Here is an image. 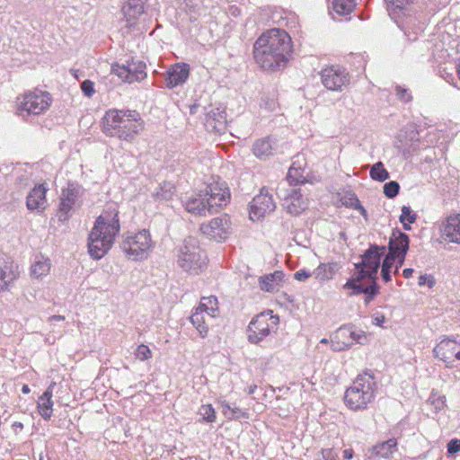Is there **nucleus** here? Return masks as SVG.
<instances>
[{"label": "nucleus", "mask_w": 460, "mask_h": 460, "mask_svg": "<svg viewBox=\"0 0 460 460\" xmlns=\"http://www.w3.org/2000/svg\"><path fill=\"white\" fill-rule=\"evenodd\" d=\"M293 53L289 34L282 29L273 28L264 31L254 42L253 58L258 66L266 71L284 68Z\"/></svg>", "instance_id": "f257e3e1"}, {"label": "nucleus", "mask_w": 460, "mask_h": 460, "mask_svg": "<svg viewBox=\"0 0 460 460\" xmlns=\"http://www.w3.org/2000/svg\"><path fill=\"white\" fill-rule=\"evenodd\" d=\"M385 250L384 246L371 245L362 255L361 262L355 264L356 271L342 286L349 296L365 294L367 304L374 298L377 293L376 274Z\"/></svg>", "instance_id": "f03ea898"}, {"label": "nucleus", "mask_w": 460, "mask_h": 460, "mask_svg": "<svg viewBox=\"0 0 460 460\" xmlns=\"http://www.w3.org/2000/svg\"><path fill=\"white\" fill-rule=\"evenodd\" d=\"M101 129L109 137L132 142L145 129V121L136 110L113 108L105 111Z\"/></svg>", "instance_id": "7ed1b4c3"}, {"label": "nucleus", "mask_w": 460, "mask_h": 460, "mask_svg": "<svg viewBox=\"0 0 460 460\" xmlns=\"http://www.w3.org/2000/svg\"><path fill=\"white\" fill-rule=\"evenodd\" d=\"M120 231L119 211L109 208L96 218L88 236V252L95 260H100L111 249L115 238Z\"/></svg>", "instance_id": "20e7f679"}, {"label": "nucleus", "mask_w": 460, "mask_h": 460, "mask_svg": "<svg viewBox=\"0 0 460 460\" xmlns=\"http://www.w3.org/2000/svg\"><path fill=\"white\" fill-rule=\"evenodd\" d=\"M376 383L373 374L363 372L357 376L344 393V403L351 411H363L375 399Z\"/></svg>", "instance_id": "39448f33"}, {"label": "nucleus", "mask_w": 460, "mask_h": 460, "mask_svg": "<svg viewBox=\"0 0 460 460\" xmlns=\"http://www.w3.org/2000/svg\"><path fill=\"white\" fill-rule=\"evenodd\" d=\"M53 102L50 93L39 88L29 90L17 97V111L39 116L47 112Z\"/></svg>", "instance_id": "423d86ee"}, {"label": "nucleus", "mask_w": 460, "mask_h": 460, "mask_svg": "<svg viewBox=\"0 0 460 460\" xmlns=\"http://www.w3.org/2000/svg\"><path fill=\"white\" fill-rule=\"evenodd\" d=\"M120 248L126 256L134 261L146 258L153 248V241L147 230L128 233L123 238Z\"/></svg>", "instance_id": "0eeeda50"}, {"label": "nucleus", "mask_w": 460, "mask_h": 460, "mask_svg": "<svg viewBox=\"0 0 460 460\" xmlns=\"http://www.w3.org/2000/svg\"><path fill=\"white\" fill-rule=\"evenodd\" d=\"M178 264L187 271H198L206 266L207 255L195 238L185 239L179 251Z\"/></svg>", "instance_id": "6e6552de"}, {"label": "nucleus", "mask_w": 460, "mask_h": 460, "mask_svg": "<svg viewBox=\"0 0 460 460\" xmlns=\"http://www.w3.org/2000/svg\"><path fill=\"white\" fill-rule=\"evenodd\" d=\"M279 324V317L271 310L255 315L247 329L248 340L252 343H259L270 332H275Z\"/></svg>", "instance_id": "1a4fd4ad"}, {"label": "nucleus", "mask_w": 460, "mask_h": 460, "mask_svg": "<svg viewBox=\"0 0 460 460\" xmlns=\"http://www.w3.org/2000/svg\"><path fill=\"white\" fill-rule=\"evenodd\" d=\"M321 83L329 91L341 92L350 83V75L340 65H326L319 72Z\"/></svg>", "instance_id": "9d476101"}, {"label": "nucleus", "mask_w": 460, "mask_h": 460, "mask_svg": "<svg viewBox=\"0 0 460 460\" xmlns=\"http://www.w3.org/2000/svg\"><path fill=\"white\" fill-rule=\"evenodd\" d=\"M201 196L206 198L208 211H217L226 207L230 199V190L226 182L214 181L201 190Z\"/></svg>", "instance_id": "9b49d317"}, {"label": "nucleus", "mask_w": 460, "mask_h": 460, "mask_svg": "<svg viewBox=\"0 0 460 460\" xmlns=\"http://www.w3.org/2000/svg\"><path fill=\"white\" fill-rule=\"evenodd\" d=\"M434 357L442 361L447 368L457 367L456 361H460V339L445 338L433 349Z\"/></svg>", "instance_id": "f8f14e48"}, {"label": "nucleus", "mask_w": 460, "mask_h": 460, "mask_svg": "<svg viewBox=\"0 0 460 460\" xmlns=\"http://www.w3.org/2000/svg\"><path fill=\"white\" fill-rule=\"evenodd\" d=\"M402 252V232L399 229L393 231V234L389 240V252L385 258L382 265L381 274L383 279L387 282L391 279V270L395 262V259L398 258V262L402 263V259L400 258V254Z\"/></svg>", "instance_id": "ddd939ff"}, {"label": "nucleus", "mask_w": 460, "mask_h": 460, "mask_svg": "<svg viewBox=\"0 0 460 460\" xmlns=\"http://www.w3.org/2000/svg\"><path fill=\"white\" fill-rule=\"evenodd\" d=\"M146 65L141 61L131 59L126 65L115 64L111 66V72L121 81L134 83L143 80L146 76Z\"/></svg>", "instance_id": "4468645a"}, {"label": "nucleus", "mask_w": 460, "mask_h": 460, "mask_svg": "<svg viewBox=\"0 0 460 460\" xmlns=\"http://www.w3.org/2000/svg\"><path fill=\"white\" fill-rule=\"evenodd\" d=\"M366 335L362 331H356L349 326L339 328L332 337V347L334 350H344L354 342L362 343Z\"/></svg>", "instance_id": "2eb2a0df"}, {"label": "nucleus", "mask_w": 460, "mask_h": 460, "mask_svg": "<svg viewBox=\"0 0 460 460\" xmlns=\"http://www.w3.org/2000/svg\"><path fill=\"white\" fill-rule=\"evenodd\" d=\"M231 228L229 217L225 215L215 217L200 226V231L209 239L221 241L227 238Z\"/></svg>", "instance_id": "dca6fc26"}, {"label": "nucleus", "mask_w": 460, "mask_h": 460, "mask_svg": "<svg viewBox=\"0 0 460 460\" xmlns=\"http://www.w3.org/2000/svg\"><path fill=\"white\" fill-rule=\"evenodd\" d=\"M47 183H38L29 191L26 197V207L31 212H43L49 206Z\"/></svg>", "instance_id": "f3484780"}, {"label": "nucleus", "mask_w": 460, "mask_h": 460, "mask_svg": "<svg viewBox=\"0 0 460 460\" xmlns=\"http://www.w3.org/2000/svg\"><path fill=\"white\" fill-rule=\"evenodd\" d=\"M275 208V203L272 197L267 193L261 192L256 195L250 205V218L257 221L263 218L267 214L272 212Z\"/></svg>", "instance_id": "a211bd4d"}, {"label": "nucleus", "mask_w": 460, "mask_h": 460, "mask_svg": "<svg viewBox=\"0 0 460 460\" xmlns=\"http://www.w3.org/2000/svg\"><path fill=\"white\" fill-rule=\"evenodd\" d=\"M18 265L11 259L0 258V293L9 289V287L19 278Z\"/></svg>", "instance_id": "6ab92c4d"}, {"label": "nucleus", "mask_w": 460, "mask_h": 460, "mask_svg": "<svg viewBox=\"0 0 460 460\" xmlns=\"http://www.w3.org/2000/svg\"><path fill=\"white\" fill-rule=\"evenodd\" d=\"M190 67L187 63H176L170 66L165 75L164 80L168 88H174L183 84L190 76Z\"/></svg>", "instance_id": "aec40b11"}, {"label": "nucleus", "mask_w": 460, "mask_h": 460, "mask_svg": "<svg viewBox=\"0 0 460 460\" xmlns=\"http://www.w3.org/2000/svg\"><path fill=\"white\" fill-rule=\"evenodd\" d=\"M284 206L290 215L297 216L307 208V199L303 198L299 189H292L284 197Z\"/></svg>", "instance_id": "412c9836"}, {"label": "nucleus", "mask_w": 460, "mask_h": 460, "mask_svg": "<svg viewBox=\"0 0 460 460\" xmlns=\"http://www.w3.org/2000/svg\"><path fill=\"white\" fill-rule=\"evenodd\" d=\"M55 382H52L45 390V392L38 398L37 411L38 413L45 420H49L53 415V393Z\"/></svg>", "instance_id": "4be33fe9"}, {"label": "nucleus", "mask_w": 460, "mask_h": 460, "mask_svg": "<svg viewBox=\"0 0 460 460\" xmlns=\"http://www.w3.org/2000/svg\"><path fill=\"white\" fill-rule=\"evenodd\" d=\"M442 237L451 243H460V214L447 218L442 228Z\"/></svg>", "instance_id": "5701e85b"}, {"label": "nucleus", "mask_w": 460, "mask_h": 460, "mask_svg": "<svg viewBox=\"0 0 460 460\" xmlns=\"http://www.w3.org/2000/svg\"><path fill=\"white\" fill-rule=\"evenodd\" d=\"M50 270V259L42 254H39L35 256L31 265L30 273L34 279H42L49 274Z\"/></svg>", "instance_id": "b1692460"}, {"label": "nucleus", "mask_w": 460, "mask_h": 460, "mask_svg": "<svg viewBox=\"0 0 460 460\" xmlns=\"http://www.w3.org/2000/svg\"><path fill=\"white\" fill-rule=\"evenodd\" d=\"M340 265L337 262H322L313 271L314 278L319 282H325L332 279Z\"/></svg>", "instance_id": "393cba45"}, {"label": "nucleus", "mask_w": 460, "mask_h": 460, "mask_svg": "<svg viewBox=\"0 0 460 460\" xmlns=\"http://www.w3.org/2000/svg\"><path fill=\"white\" fill-rule=\"evenodd\" d=\"M123 14L128 22L137 20L145 12L144 0H128L122 7Z\"/></svg>", "instance_id": "a878e982"}, {"label": "nucleus", "mask_w": 460, "mask_h": 460, "mask_svg": "<svg viewBox=\"0 0 460 460\" xmlns=\"http://www.w3.org/2000/svg\"><path fill=\"white\" fill-rule=\"evenodd\" d=\"M185 208L188 212L199 216L203 215L206 210L208 211V205L206 198L201 196V190L186 201Z\"/></svg>", "instance_id": "bb28decb"}, {"label": "nucleus", "mask_w": 460, "mask_h": 460, "mask_svg": "<svg viewBox=\"0 0 460 460\" xmlns=\"http://www.w3.org/2000/svg\"><path fill=\"white\" fill-rule=\"evenodd\" d=\"M252 154L261 160H265L273 155L274 147L270 137L260 138L252 146Z\"/></svg>", "instance_id": "cd10ccee"}, {"label": "nucleus", "mask_w": 460, "mask_h": 460, "mask_svg": "<svg viewBox=\"0 0 460 460\" xmlns=\"http://www.w3.org/2000/svg\"><path fill=\"white\" fill-rule=\"evenodd\" d=\"M283 273L281 271H275L267 275L260 279V288L265 292H276L281 287Z\"/></svg>", "instance_id": "c85d7f7f"}, {"label": "nucleus", "mask_w": 460, "mask_h": 460, "mask_svg": "<svg viewBox=\"0 0 460 460\" xmlns=\"http://www.w3.org/2000/svg\"><path fill=\"white\" fill-rule=\"evenodd\" d=\"M396 447L397 441L395 439H388L375 446L372 453L377 457L388 458L396 450Z\"/></svg>", "instance_id": "c756f323"}, {"label": "nucleus", "mask_w": 460, "mask_h": 460, "mask_svg": "<svg viewBox=\"0 0 460 460\" xmlns=\"http://www.w3.org/2000/svg\"><path fill=\"white\" fill-rule=\"evenodd\" d=\"M389 16L401 27L402 18V0H385Z\"/></svg>", "instance_id": "7c9ffc66"}, {"label": "nucleus", "mask_w": 460, "mask_h": 460, "mask_svg": "<svg viewBox=\"0 0 460 460\" xmlns=\"http://www.w3.org/2000/svg\"><path fill=\"white\" fill-rule=\"evenodd\" d=\"M196 309L202 313H207L212 317H215L216 314L218 312L217 298L214 296H203Z\"/></svg>", "instance_id": "2f4dec72"}, {"label": "nucleus", "mask_w": 460, "mask_h": 460, "mask_svg": "<svg viewBox=\"0 0 460 460\" xmlns=\"http://www.w3.org/2000/svg\"><path fill=\"white\" fill-rule=\"evenodd\" d=\"M76 194L73 189H66L63 190L60 203H59V210L67 214L75 202Z\"/></svg>", "instance_id": "473e14b6"}, {"label": "nucleus", "mask_w": 460, "mask_h": 460, "mask_svg": "<svg viewBox=\"0 0 460 460\" xmlns=\"http://www.w3.org/2000/svg\"><path fill=\"white\" fill-rule=\"evenodd\" d=\"M287 181L290 186H298L307 182L306 177L304 175V171L292 165L288 172Z\"/></svg>", "instance_id": "72a5a7b5"}, {"label": "nucleus", "mask_w": 460, "mask_h": 460, "mask_svg": "<svg viewBox=\"0 0 460 460\" xmlns=\"http://www.w3.org/2000/svg\"><path fill=\"white\" fill-rule=\"evenodd\" d=\"M204 313L196 309L190 316V322L199 332L200 337L205 338L208 333V326L205 322Z\"/></svg>", "instance_id": "f704fd0d"}, {"label": "nucleus", "mask_w": 460, "mask_h": 460, "mask_svg": "<svg viewBox=\"0 0 460 460\" xmlns=\"http://www.w3.org/2000/svg\"><path fill=\"white\" fill-rule=\"evenodd\" d=\"M356 6L354 0H333L332 8L339 15L350 14Z\"/></svg>", "instance_id": "c9c22d12"}, {"label": "nucleus", "mask_w": 460, "mask_h": 460, "mask_svg": "<svg viewBox=\"0 0 460 460\" xmlns=\"http://www.w3.org/2000/svg\"><path fill=\"white\" fill-rule=\"evenodd\" d=\"M426 403L427 406L430 407V411L433 413H437L438 411L443 410L446 406V398L444 395L432 391Z\"/></svg>", "instance_id": "e433bc0d"}, {"label": "nucleus", "mask_w": 460, "mask_h": 460, "mask_svg": "<svg viewBox=\"0 0 460 460\" xmlns=\"http://www.w3.org/2000/svg\"><path fill=\"white\" fill-rule=\"evenodd\" d=\"M221 407H222V413L226 416L228 419H239V418H244L248 419L249 414L245 411H243L241 409L234 407L232 408L229 403H227L225 401L219 402Z\"/></svg>", "instance_id": "4c0bfd02"}, {"label": "nucleus", "mask_w": 460, "mask_h": 460, "mask_svg": "<svg viewBox=\"0 0 460 460\" xmlns=\"http://www.w3.org/2000/svg\"><path fill=\"white\" fill-rule=\"evenodd\" d=\"M370 177L375 181H385L388 179L389 173L385 169L383 164L378 162L372 166L370 170Z\"/></svg>", "instance_id": "58836bf2"}, {"label": "nucleus", "mask_w": 460, "mask_h": 460, "mask_svg": "<svg viewBox=\"0 0 460 460\" xmlns=\"http://www.w3.org/2000/svg\"><path fill=\"white\" fill-rule=\"evenodd\" d=\"M199 414L202 416V420L206 422H215L217 420V413L213 406L208 404H202L199 409Z\"/></svg>", "instance_id": "ea45409f"}, {"label": "nucleus", "mask_w": 460, "mask_h": 460, "mask_svg": "<svg viewBox=\"0 0 460 460\" xmlns=\"http://www.w3.org/2000/svg\"><path fill=\"white\" fill-rule=\"evenodd\" d=\"M135 356L139 360L144 361L152 358V351L147 345L140 344L136 349Z\"/></svg>", "instance_id": "a19ab883"}, {"label": "nucleus", "mask_w": 460, "mask_h": 460, "mask_svg": "<svg viewBox=\"0 0 460 460\" xmlns=\"http://www.w3.org/2000/svg\"><path fill=\"white\" fill-rule=\"evenodd\" d=\"M314 460H338V456L332 448H323L316 455Z\"/></svg>", "instance_id": "79ce46f5"}, {"label": "nucleus", "mask_w": 460, "mask_h": 460, "mask_svg": "<svg viewBox=\"0 0 460 460\" xmlns=\"http://www.w3.org/2000/svg\"><path fill=\"white\" fill-rule=\"evenodd\" d=\"M399 183L396 181H390L388 183H385L384 186V193L387 198H394L395 197L399 192Z\"/></svg>", "instance_id": "37998d69"}, {"label": "nucleus", "mask_w": 460, "mask_h": 460, "mask_svg": "<svg viewBox=\"0 0 460 460\" xmlns=\"http://www.w3.org/2000/svg\"><path fill=\"white\" fill-rule=\"evenodd\" d=\"M416 217V214L412 213L410 208L404 207V231L411 229V226L405 221L409 224L414 223Z\"/></svg>", "instance_id": "c03bdc74"}, {"label": "nucleus", "mask_w": 460, "mask_h": 460, "mask_svg": "<svg viewBox=\"0 0 460 460\" xmlns=\"http://www.w3.org/2000/svg\"><path fill=\"white\" fill-rule=\"evenodd\" d=\"M419 286H428L429 288H432L435 284L436 280L431 275H420L418 279Z\"/></svg>", "instance_id": "a18cd8bd"}, {"label": "nucleus", "mask_w": 460, "mask_h": 460, "mask_svg": "<svg viewBox=\"0 0 460 460\" xmlns=\"http://www.w3.org/2000/svg\"><path fill=\"white\" fill-rule=\"evenodd\" d=\"M81 89L84 95L91 97L94 93V84L91 80H84L81 84Z\"/></svg>", "instance_id": "49530a36"}, {"label": "nucleus", "mask_w": 460, "mask_h": 460, "mask_svg": "<svg viewBox=\"0 0 460 460\" xmlns=\"http://www.w3.org/2000/svg\"><path fill=\"white\" fill-rule=\"evenodd\" d=\"M313 273L309 272L306 270H299L295 273V279L298 281H305L309 279Z\"/></svg>", "instance_id": "de8ad7c7"}, {"label": "nucleus", "mask_w": 460, "mask_h": 460, "mask_svg": "<svg viewBox=\"0 0 460 460\" xmlns=\"http://www.w3.org/2000/svg\"><path fill=\"white\" fill-rule=\"evenodd\" d=\"M447 451L450 454H455L460 451V440L453 439L447 445Z\"/></svg>", "instance_id": "09e8293b"}, {"label": "nucleus", "mask_w": 460, "mask_h": 460, "mask_svg": "<svg viewBox=\"0 0 460 460\" xmlns=\"http://www.w3.org/2000/svg\"><path fill=\"white\" fill-rule=\"evenodd\" d=\"M385 318L383 314H377L373 318V323L377 326H382Z\"/></svg>", "instance_id": "8fccbe9b"}, {"label": "nucleus", "mask_w": 460, "mask_h": 460, "mask_svg": "<svg viewBox=\"0 0 460 460\" xmlns=\"http://www.w3.org/2000/svg\"><path fill=\"white\" fill-rule=\"evenodd\" d=\"M354 456V450L352 448H347L343 451V458L346 460H350Z\"/></svg>", "instance_id": "3c124183"}, {"label": "nucleus", "mask_w": 460, "mask_h": 460, "mask_svg": "<svg viewBox=\"0 0 460 460\" xmlns=\"http://www.w3.org/2000/svg\"><path fill=\"white\" fill-rule=\"evenodd\" d=\"M12 428L15 433H17L19 430L23 429V424L20 421H15L13 423Z\"/></svg>", "instance_id": "603ef678"}, {"label": "nucleus", "mask_w": 460, "mask_h": 460, "mask_svg": "<svg viewBox=\"0 0 460 460\" xmlns=\"http://www.w3.org/2000/svg\"><path fill=\"white\" fill-rule=\"evenodd\" d=\"M409 249V237L404 234V255L406 254Z\"/></svg>", "instance_id": "864d4df0"}, {"label": "nucleus", "mask_w": 460, "mask_h": 460, "mask_svg": "<svg viewBox=\"0 0 460 460\" xmlns=\"http://www.w3.org/2000/svg\"><path fill=\"white\" fill-rule=\"evenodd\" d=\"M413 272L412 269H404V279L410 278Z\"/></svg>", "instance_id": "5fc2aeb1"}, {"label": "nucleus", "mask_w": 460, "mask_h": 460, "mask_svg": "<svg viewBox=\"0 0 460 460\" xmlns=\"http://www.w3.org/2000/svg\"><path fill=\"white\" fill-rule=\"evenodd\" d=\"M65 319L62 315H53L50 320L51 321H63Z\"/></svg>", "instance_id": "6e6d98bb"}, {"label": "nucleus", "mask_w": 460, "mask_h": 460, "mask_svg": "<svg viewBox=\"0 0 460 460\" xmlns=\"http://www.w3.org/2000/svg\"><path fill=\"white\" fill-rule=\"evenodd\" d=\"M22 394H27L31 392V389L27 385H23L22 387Z\"/></svg>", "instance_id": "4d7b16f0"}, {"label": "nucleus", "mask_w": 460, "mask_h": 460, "mask_svg": "<svg viewBox=\"0 0 460 460\" xmlns=\"http://www.w3.org/2000/svg\"><path fill=\"white\" fill-rule=\"evenodd\" d=\"M454 379L456 381V380H460V369L456 370L455 373H454Z\"/></svg>", "instance_id": "13d9d810"}, {"label": "nucleus", "mask_w": 460, "mask_h": 460, "mask_svg": "<svg viewBox=\"0 0 460 460\" xmlns=\"http://www.w3.org/2000/svg\"><path fill=\"white\" fill-rule=\"evenodd\" d=\"M399 221L402 223V214L399 216Z\"/></svg>", "instance_id": "bf43d9fd"}, {"label": "nucleus", "mask_w": 460, "mask_h": 460, "mask_svg": "<svg viewBox=\"0 0 460 460\" xmlns=\"http://www.w3.org/2000/svg\"><path fill=\"white\" fill-rule=\"evenodd\" d=\"M411 1H412V0H404V2H407V3L411 2Z\"/></svg>", "instance_id": "052dcab7"}]
</instances>
